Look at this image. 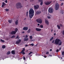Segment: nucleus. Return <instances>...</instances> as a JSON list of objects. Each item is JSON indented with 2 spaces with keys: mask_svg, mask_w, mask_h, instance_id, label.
I'll return each mask as SVG.
<instances>
[{
  "mask_svg": "<svg viewBox=\"0 0 64 64\" xmlns=\"http://www.w3.org/2000/svg\"><path fill=\"white\" fill-rule=\"evenodd\" d=\"M34 10L32 8H30L29 10V17L30 18H32L34 16Z\"/></svg>",
  "mask_w": 64,
  "mask_h": 64,
  "instance_id": "nucleus-1",
  "label": "nucleus"
},
{
  "mask_svg": "<svg viewBox=\"0 0 64 64\" xmlns=\"http://www.w3.org/2000/svg\"><path fill=\"white\" fill-rule=\"evenodd\" d=\"M54 43L56 45H58V46H60L62 44V42L61 40L58 38H56L55 41Z\"/></svg>",
  "mask_w": 64,
  "mask_h": 64,
  "instance_id": "nucleus-2",
  "label": "nucleus"
},
{
  "mask_svg": "<svg viewBox=\"0 0 64 64\" xmlns=\"http://www.w3.org/2000/svg\"><path fill=\"white\" fill-rule=\"evenodd\" d=\"M16 7L18 9L19 8H22L23 6L21 5V3L20 2H18L16 4Z\"/></svg>",
  "mask_w": 64,
  "mask_h": 64,
  "instance_id": "nucleus-3",
  "label": "nucleus"
},
{
  "mask_svg": "<svg viewBox=\"0 0 64 64\" xmlns=\"http://www.w3.org/2000/svg\"><path fill=\"white\" fill-rule=\"evenodd\" d=\"M36 21L37 22L40 23V24H41L42 23V19L40 18H38L36 20Z\"/></svg>",
  "mask_w": 64,
  "mask_h": 64,
  "instance_id": "nucleus-4",
  "label": "nucleus"
},
{
  "mask_svg": "<svg viewBox=\"0 0 64 64\" xmlns=\"http://www.w3.org/2000/svg\"><path fill=\"white\" fill-rule=\"evenodd\" d=\"M59 5L58 4H56L55 5V8L56 10H58L59 9Z\"/></svg>",
  "mask_w": 64,
  "mask_h": 64,
  "instance_id": "nucleus-5",
  "label": "nucleus"
},
{
  "mask_svg": "<svg viewBox=\"0 0 64 64\" xmlns=\"http://www.w3.org/2000/svg\"><path fill=\"white\" fill-rule=\"evenodd\" d=\"M34 9L35 10H37L39 8V6L38 5H34Z\"/></svg>",
  "mask_w": 64,
  "mask_h": 64,
  "instance_id": "nucleus-6",
  "label": "nucleus"
},
{
  "mask_svg": "<svg viewBox=\"0 0 64 64\" xmlns=\"http://www.w3.org/2000/svg\"><path fill=\"white\" fill-rule=\"evenodd\" d=\"M51 2H49L48 1H47L44 2V4L46 5H50L51 4Z\"/></svg>",
  "mask_w": 64,
  "mask_h": 64,
  "instance_id": "nucleus-7",
  "label": "nucleus"
},
{
  "mask_svg": "<svg viewBox=\"0 0 64 64\" xmlns=\"http://www.w3.org/2000/svg\"><path fill=\"white\" fill-rule=\"evenodd\" d=\"M48 12L50 13H52L53 12V10L52 8H50L48 9Z\"/></svg>",
  "mask_w": 64,
  "mask_h": 64,
  "instance_id": "nucleus-8",
  "label": "nucleus"
},
{
  "mask_svg": "<svg viewBox=\"0 0 64 64\" xmlns=\"http://www.w3.org/2000/svg\"><path fill=\"white\" fill-rule=\"evenodd\" d=\"M21 42V40L20 39H19L16 41V44H19Z\"/></svg>",
  "mask_w": 64,
  "mask_h": 64,
  "instance_id": "nucleus-9",
  "label": "nucleus"
},
{
  "mask_svg": "<svg viewBox=\"0 0 64 64\" xmlns=\"http://www.w3.org/2000/svg\"><path fill=\"white\" fill-rule=\"evenodd\" d=\"M28 29V28L27 27H25L23 28V30H25V31H27Z\"/></svg>",
  "mask_w": 64,
  "mask_h": 64,
  "instance_id": "nucleus-10",
  "label": "nucleus"
},
{
  "mask_svg": "<svg viewBox=\"0 0 64 64\" xmlns=\"http://www.w3.org/2000/svg\"><path fill=\"white\" fill-rule=\"evenodd\" d=\"M16 32L15 31H12L10 32V34L12 35H14L16 34Z\"/></svg>",
  "mask_w": 64,
  "mask_h": 64,
  "instance_id": "nucleus-11",
  "label": "nucleus"
},
{
  "mask_svg": "<svg viewBox=\"0 0 64 64\" xmlns=\"http://www.w3.org/2000/svg\"><path fill=\"white\" fill-rule=\"evenodd\" d=\"M6 5V4L4 3V2H2V7H4L5 6V5Z\"/></svg>",
  "mask_w": 64,
  "mask_h": 64,
  "instance_id": "nucleus-12",
  "label": "nucleus"
},
{
  "mask_svg": "<svg viewBox=\"0 0 64 64\" xmlns=\"http://www.w3.org/2000/svg\"><path fill=\"white\" fill-rule=\"evenodd\" d=\"M36 30L37 31H40L41 30V29L40 28H36Z\"/></svg>",
  "mask_w": 64,
  "mask_h": 64,
  "instance_id": "nucleus-13",
  "label": "nucleus"
},
{
  "mask_svg": "<svg viewBox=\"0 0 64 64\" xmlns=\"http://www.w3.org/2000/svg\"><path fill=\"white\" fill-rule=\"evenodd\" d=\"M41 13V11H38L36 12V14L38 15H39V14H40Z\"/></svg>",
  "mask_w": 64,
  "mask_h": 64,
  "instance_id": "nucleus-14",
  "label": "nucleus"
},
{
  "mask_svg": "<svg viewBox=\"0 0 64 64\" xmlns=\"http://www.w3.org/2000/svg\"><path fill=\"white\" fill-rule=\"evenodd\" d=\"M45 22L46 24H47L48 25H49V22L47 20H45Z\"/></svg>",
  "mask_w": 64,
  "mask_h": 64,
  "instance_id": "nucleus-15",
  "label": "nucleus"
},
{
  "mask_svg": "<svg viewBox=\"0 0 64 64\" xmlns=\"http://www.w3.org/2000/svg\"><path fill=\"white\" fill-rule=\"evenodd\" d=\"M18 20H17L15 21V24L16 25H18Z\"/></svg>",
  "mask_w": 64,
  "mask_h": 64,
  "instance_id": "nucleus-16",
  "label": "nucleus"
},
{
  "mask_svg": "<svg viewBox=\"0 0 64 64\" xmlns=\"http://www.w3.org/2000/svg\"><path fill=\"white\" fill-rule=\"evenodd\" d=\"M28 40H29V39H28V38H24V41H27Z\"/></svg>",
  "mask_w": 64,
  "mask_h": 64,
  "instance_id": "nucleus-17",
  "label": "nucleus"
},
{
  "mask_svg": "<svg viewBox=\"0 0 64 64\" xmlns=\"http://www.w3.org/2000/svg\"><path fill=\"white\" fill-rule=\"evenodd\" d=\"M11 53L12 54H13L14 55L15 54V51L14 50H12V51Z\"/></svg>",
  "mask_w": 64,
  "mask_h": 64,
  "instance_id": "nucleus-18",
  "label": "nucleus"
},
{
  "mask_svg": "<svg viewBox=\"0 0 64 64\" xmlns=\"http://www.w3.org/2000/svg\"><path fill=\"white\" fill-rule=\"evenodd\" d=\"M8 22L9 23H12V20H8Z\"/></svg>",
  "mask_w": 64,
  "mask_h": 64,
  "instance_id": "nucleus-19",
  "label": "nucleus"
},
{
  "mask_svg": "<svg viewBox=\"0 0 64 64\" xmlns=\"http://www.w3.org/2000/svg\"><path fill=\"white\" fill-rule=\"evenodd\" d=\"M11 53V52L10 51H8L7 52V53H6V55H9V54H10Z\"/></svg>",
  "mask_w": 64,
  "mask_h": 64,
  "instance_id": "nucleus-20",
  "label": "nucleus"
},
{
  "mask_svg": "<svg viewBox=\"0 0 64 64\" xmlns=\"http://www.w3.org/2000/svg\"><path fill=\"white\" fill-rule=\"evenodd\" d=\"M30 32H31V29H29L27 31V32L28 33H29Z\"/></svg>",
  "mask_w": 64,
  "mask_h": 64,
  "instance_id": "nucleus-21",
  "label": "nucleus"
},
{
  "mask_svg": "<svg viewBox=\"0 0 64 64\" xmlns=\"http://www.w3.org/2000/svg\"><path fill=\"white\" fill-rule=\"evenodd\" d=\"M57 27L58 29H60V26H59V25H57Z\"/></svg>",
  "mask_w": 64,
  "mask_h": 64,
  "instance_id": "nucleus-22",
  "label": "nucleus"
},
{
  "mask_svg": "<svg viewBox=\"0 0 64 64\" xmlns=\"http://www.w3.org/2000/svg\"><path fill=\"white\" fill-rule=\"evenodd\" d=\"M22 53V54H23V55H24V54H25V53L24 52V51L22 52V51L21 53Z\"/></svg>",
  "mask_w": 64,
  "mask_h": 64,
  "instance_id": "nucleus-23",
  "label": "nucleus"
},
{
  "mask_svg": "<svg viewBox=\"0 0 64 64\" xmlns=\"http://www.w3.org/2000/svg\"><path fill=\"white\" fill-rule=\"evenodd\" d=\"M15 35H13L11 37V38H15Z\"/></svg>",
  "mask_w": 64,
  "mask_h": 64,
  "instance_id": "nucleus-24",
  "label": "nucleus"
},
{
  "mask_svg": "<svg viewBox=\"0 0 64 64\" xmlns=\"http://www.w3.org/2000/svg\"><path fill=\"white\" fill-rule=\"evenodd\" d=\"M17 31H18V28H16L15 29V32L16 33L17 32Z\"/></svg>",
  "mask_w": 64,
  "mask_h": 64,
  "instance_id": "nucleus-25",
  "label": "nucleus"
},
{
  "mask_svg": "<svg viewBox=\"0 0 64 64\" xmlns=\"http://www.w3.org/2000/svg\"><path fill=\"white\" fill-rule=\"evenodd\" d=\"M0 41L2 43H4L5 42V41L4 40H2V39H0Z\"/></svg>",
  "mask_w": 64,
  "mask_h": 64,
  "instance_id": "nucleus-26",
  "label": "nucleus"
},
{
  "mask_svg": "<svg viewBox=\"0 0 64 64\" xmlns=\"http://www.w3.org/2000/svg\"><path fill=\"white\" fill-rule=\"evenodd\" d=\"M38 2H43V0H38Z\"/></svg>",
  "mask_w": 64,
  "mask_h": 64,
  "instance_id": "nucleus-27",
  "label": "nucleus"
},
{
  "mask_svg": "<svg viewBox=\"0 0 64 64\" xmlns=\"http://www.w3.org/2000/svg\"><path fill=\"white\" fill-rule=\"evenodd\" d=\"M54 38H53V37H52V38L50 39V40L52 41V40H53Z\"/></svg>",
  "mask_w": 64,
  "mask_h": 64,
  "instance_id": "nucleus-28",
  "label": "nucleus"
},
{
  "mask_svg": "<svg viewBox=\"0 0 64 64\" xmlns=\"http://www.w3.org/2000/svg\"><path fill=\"white\" fill-rule=\"evenodd\" d=\"M5 47H6V46H2V48L3 49H4V48H5Z\"/></svg>",
  "mask_w": 64,
  "mask_h": 64,
  "instance_id": "nucleus-29",
  "label": "nucleus"
},
{
  "mask_svg": "<svg viewBox=\"0 0 64 64\" xmlns=\"http://www.w3.org/2000/svg\"><path fill=\"white\" fill-rule=\"evenodd\" d=\"M43 4V2H41V3H40V5H41V6H42Z\"/></svg>",
  "mask_w": 64,
  "mask_h": 64,
  "instance_id": "nucleus-30",
  "label": "nucleus"
},
{
  "mask_svg": "<svg viewBox=\"0 0 64 64\" xmlns=\"http://www.w3.org/2000/svg\"><path fill=\"white\" fill-rule=\"evenodd\" d=\"M5 10L6 12H8L9 11V9H8L6 8Z\"/></svg>",
  "mask_w": 64,
  "mask_h": 64,
  "instance_id": "nucleus-31",
  "label": "nucleus"
},
{
  "mask_svg": "<svg viewBox=\"0 0 64 64\" xmlns=\"http://www.w3.org/2000/svg\"><path fill=\"white\" fill-rule=\"evenodd\" d=\"M30 39H32V36H30Z\"/></svg>",
  "mask_w": 64,
  "mask_h": 64,
  "instance_id": "nucleus-32",
  "label": "nucleus"
},
{
  "mask_svg": "<svg viewBox=\"0 0 64 64\" xmlns=\"http://www.w3.org/2000/svg\"><path fill=\"white\" fill-rule=\"evenodd\" d=\"M40 27L42 28H43V26L42 25H41L40 26Z\"/></svg>",
  "mask_w": 64,
  "mask_h": 64,
  "instance_id": "nucleus-33",
  "label": "nucleus"
},
{
  "mask_svg": "<svg viewBox=\"0 0 64 64\" xmlns=\"http://www.w3.org/2000/svg\"><path fill=\"white\" fill-rule=\"evenodd\" d=\"M22 49L23 50H22V52H23V51H24V52L25 51V48H23Z\"/></svg>",
  "mask_w": 64,
  "mask_h": 64,
  "instance_id": "nucleus-34",
  "label": "nucleus"
},
{
  "mask_svg": "<svg viewBox=\"0 0 64 64\" xmlns=\"http://www.w3.org/2000/svg\"><path fill=\"white\" fill-rule=\"evenodd\" d=\"M62 55H64V52L63 51L62 52Z\"/></svg>",
  "mask_w": 64,
  "mask_h": 64,
  "instance_id": "nucleus-35",
  "label": "nucleus"
},
{
  "mask_svg": "<svg viewBox=\"0 0 64 64\" xmlns=\"http://www.w3.org/2000/svg\"><path fill=\"white\" fill-rule=\"evenodd\" d=\"M19 38V36H17L16 38H15L16 39H18Z\"/></svg>",
  "mask_w": 64,
  "mask_h": 64,
  "instance_id": "nucleus-36",
  "label": "nucleus"
},
{
  "mask_svg": "<svg viewBox=\"0 0 64 64\" xmlns=\"http://www.w3.org/2000/svg\"><path fill=\"white\" fill-rule=\"evenodd\" d=\"M5 2L6 3H7L8 2L7 1V0H6L5 1Z\"/></svg>",
  "mask_w": 64,
  "mask_h": 64,
  "instance_id": "nucleus-37",
  "label": "nucleus"
},
{
  "mask_svg": "<svg viewBox=\"0 0 64 64\" xmlns=\"http://www.w3.org/2000/svg\"><path fill=\"white\" fill-rule=\"evenodd\" d=\"M32 53V52H30L28 54V55H30V54H31Z\"/></svg>",
  "mask_w": 64,
  "mask_h": 64,
  "instance_id": "nucleus-38",
  "label": "nucleus"
},
{
  "mask_svg": "<svg viewBox=\"0 0 64 64\" xmlns=\"http://www.w3.org/2000/svg\"><path fill=\"white\" fill-rule=\"evenodd\" d=\"M30 45L32 46H34V44H30Z\"/></svg>",
  "mask_w": 64,
  "mask_h": 64,
  "instance_id": "nucleus-39",
  "label": "nucleus"
},
{
  "mask_svg": "<svg viewBox=\"0 0 64 64\" xmlns=\"http://www.w3.org/2000/svg\"><path fill=\"white\" fill-rule=\"evenodd\" d=\"M62 34L63 35H64V30L62 31Z\"/></svg>",
  "mask_w": 64,
  "mask_h": 64,
  "instance_id": "nucleus-40",
  "label": "nucleus"
},
{
  "mask_svg": "<svg viewBox=\"0 0 64 64\" xmlns=\"http://www.w3.org/2000/svg\"><path fill=\"white\" fill-rule=\"evenodd\" d=\"M28 35H26V38H28Z\"/></svg>",
  "mask_w": 64,
  "mask_h": 64,
  "instance_id": "nucleus-41",
  "label": "nucleus"
},
{
  "mask_svg": "<svg viewBox=\"0 0 64 64\" xmlns=\"http://www.w3.org/2000/svg\"><path fill=\"white\" fill-rule=\"evenodd\" d=\"M47 18H48V19H50V17L49 16H48L47 17Z\"/></svg>",
  "mask_w": 64,
  "mask_h": 64,
  "instance_id": "nucleus-42",
  "label": "nucleus"
},
{
  "mask_svg": "<svg viewBox=\"0 0 64 64\" xmlns=\"http://www.w3.org/2000/svg\"><path fill=\"white\" fill-rule=\"evenodd\" d=\"M49 52H46V54H49Z\"/></svg>",
  "mask_w": 64,
  "mask_h": 64,
  "instance_id": "nucleus-43",
  "label": "nucleus"
},
{
  "mask_svg": "<svg viewBox=\"0 0 64 64\" xmlns=\"http://www.w3.org/2000/svg\"><path fill=\"white\" fill-rule=\"evenodd\" d=\"M54 40H52V43H54Z\"/></svg>",
  "mask_w": 64,
  "mask_h": 64,
  "instance_id": "nucleus-44",
  "label": "nucleus"
},
{
  "mask_svg": "<svg viewBox=\"0 0 64 64\" xmlns=\"http://www.w3.org/2000/svg\"><path fill=\"white\" fill-rule=\"evenodd\" d=\"M59 51V50L58 49H57L56 50V52H58Z\"/></svg>",
  "mask_w": 64,
  "mask_h": 64,
  "instance_id": "nucleus-45",
  "label": "nucleus"
},
{
  "mask_svg": "<svg viewBox=\"0 0 64 64\" xmlns=\"http://www.w3.org/2000/svg\"><path fill=\"white\" fill-rule=\"evenodd\" d=\"M60 26H61V27H62V26L61 24H60Z\"/></svg>",
  "mask_w": 64,
  "mask_h": 64,
  "instance_id": "nucleus-46",
  "label": "nucleus"
},
{
  "mask_svg": "<svg viewBox=\"0 0 64 64\" xmlns=\"http://www.w3.org/2000/svg\"><path fill=\"white\" fill-rule=\"evenodd\" d=\"M23 59L24 60H25V57L24 56L23 57Z\"/></svg>",
  "mask_w": 64,
  "mask_h": 64,
  "instance_id": "nucleus-47",
  "label": "nucleus"
},
{
  "mask_svg": "<svg viewBox=\"0 0 64 64\" xmlns=\"http://www.w3.org/2000/svg\"><path fill=\"white\" fill-rule=\"evenodd\" d=\"M63 5V3H62L61 4V6H62Z\"/></svg>",
  "mask_w": 64,
  "mask_h": 64,
  "instance_id": "nucleus-48",
  "label": "nucleus"
},
{
  "mask_svg": "<svg viewBox=\"0 0 64 64\" xmlns=\"http://www.w3.org/2000/svg\"><path fill=\"white\" fill-rule=\"evenodd\" d=\"M26 14L27 17H28V14Z\"/></svg>",
  "mask_w": 64,
  "mask_h": 64,
  "instance_id": "nucleus-49",
  "label": "nucleus"
},
{
  "mask_svg": "<svg viewBox=\"0 0 64 64\" xmlns=\"http://www.w3.org/2000/svg\"><path fill=\"white\" fill-rule=\"evenodd\" d=\"M27 46H28V45L26 44L25 46V47H27Z\"/></svg>",
  "mask_w": 64,
  "mask_h": 64,
  "instance_id": "nucleus-50",
  "label": "nucleus"
},
{
  "mask_svg": "<svg viewBox=\"0 0 64 64\" xmlns=\"http://www.w3.org/2000/svg\"><path fill=\"white\" fill-rule=\"evenodd\" d=\"M50 51H52V49H50Z\"/></svg>",
  "mask_w": 64,
  "mask_h": 64,
  "instance_id": "nucleus-51",
  "label": "nucleus"
},
{
  "mask_svg": "<svg viewBox=\"0 0 64 64\" xmlns=\"http://www.w3.org/2000/svg\"><path fill=\"white\" fill-rule=\"evenodd\" d=\"M59 50H61V48H60Z\"/></svg>",
  "mask_w": 64,
  "mask_h": 64,
  "instance_id": "nucleus-52",
  "label": "nucleus"
},
{
  "mask_svg": "<svg viewBox=\"0 0 64 64\" xmlns=\"http://www.w3.org/2000/svg\"><path fill=\"white\" fill-rule=\"evenodd\" d=\"M54 36H55L56 35V33H54Z\"/></svg>",
  "mask_w": 64,
  "mask_h": 64,
  "instance_id": "nucleus-53",
  "label": "nucleus"
},
{
  "mask_svg": "<svg viewBox=\"0 0 64 64\" xmlns=\"http://www.w3.org/2000/svg\"><path fill=\"white\" fill-rule=\"evenodd\" d=\"M38 26H39L40 25V24H38Z\"/></svg>",
  "mask_w": 64,
  "mask_h": 64,
  "instance_id": "nucleus-54",
  "label": "nucleus"
},
{
  "mask_svg": "<svg viewBox=\"0 0 64 64\" xmlns=\"http://www.w3.org/2000/svg\"><path fill=\"white\" fill-rule=\"evenodd\" d=\"M44 58H46V57H47V56H44Z\"/></svg>",
  "mask_w": 64,
  "mask_h": 64,
  "instance_id": "nucleus-55",
  "label": "nucleus"
},
{
  "mask_svg": "<svg viewBox=\"0 0 64 64\" xmlns=\"http://www.w3.org/2000/svg\"><path fill=\"white\" fill-rule=\"evenodd\" d=\"M25 33V32H22V33Z\"/></svg>",
  "mask_w": 64,
  "mask_h": 64,
  "instance_id": "nucleus-56",
  "label": "nucleus"
},
{
  "mask_svg": "<svg viewBox=\"0 0 64 64\" xmlns=\"http://www.w3.org/2000/svg\"><path fill=\"white\" fill-rule=\"evenodd\" d=\"M51 32H52L53 31V29H52L51 30Z\"/></svg>",
  "mask_w": 64,
  "mask_h": 64,
  "instance_id": "nucleus-57",
  "label": "nucleus"
},
{
  "mask_svg": "<svg viewBox=\"0 0 64 64\" xmlns=\"http://www.w3.org/2000/svg\"><path fill=\"white\" fill-rule=\"evenodd\" d=\"M51 56V57L52 56V55H49V56Z\"/></svg>",
  "mask_w": 64,
  "mask_h": 64,
  "instance_id": "nucleus-58",
  "label": "nucleus"
},
{
  "mask_svg": "<svg viewBox=\"0 0 64 64\" xmlns=\"http://www.w3.org/2000/svg\"><path fill=\"white\" fill-rule=\"evenodd\" d=\"M28 14V12H26V14Z\"/></svg>",
  "mask_w": 64,
  "mask_h": 64,
  "instance_id": "nucleus-59",
  "label": "nucleus"
},
{
  "mask_svg": "<svg viewBox=\"0 0 64 64\" xmlns=\"http://www.w3.org/2000/svg\"><path fill=\"white\" fill-rule=\"evenodd\" d=\"M26 18H25L24 19V20H26Z\"/></svg>",
  "mask_w": 64,
  "mask_h": 64,
  "instance_id": "nucleus-60",
  "label": "nucleus"
},
{
  "mask_svg": "<svg viewBox=\"0 0 64 64\" xmlns=\"http://www.w3.org/2000/svg\"><path fill=\"white\" fill-rule=\"evenodd\" d=\"M31 41H33V40H31Z\"/></svg>",
  "mask_w": 64,
  "mask_h": 64,
  "instance_id": "nucleus-61",
  "label": "nucleus"
},
{
  "mask_svg": "<svg viewBox=\"0 0 64 64\" xmlns=\"http://www.w3.org/2000/svg\"><path fill=\"white\" fill-rule=\"evenodd\" d=\"M62 14H63V12H62L61 13Z\"/></svg>",
  "mask_w": 64,
  "mask_h": 64,
  "instance_id": "nucleus-62",
  "label": "nucleus"
},
{
  "mask_svg": "<svg viewBox=\"0 0 64 64\" xmlns=\"http://www.w3.org/2000/svg\"><path fill=\"white\" fill-rule=\"evenodd\" d=\"M61 59H62V57H61Z\"/></svg>",
  "mask_w": 64,
  "mask_h": 64,
  "instance_id": "nucleus-63",
  "label": "nucleus"
},
{
  "mask_svg": "<svg viewBox=\"0 0 64 64\" xmlns=\"http://www.w3.org/2000/svg\"><path fill=\"white\" fill-rule=\"evenodd\" d=\"M23 37H25V36H23Z\"/></svg>",
  "mask_w": 64,
  "mask_h": 64,
  "instance_id": "nucleus-64",
  "label": "nucleus"
}]
</instances>
